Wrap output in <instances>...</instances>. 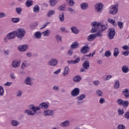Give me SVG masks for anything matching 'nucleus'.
Wrapping results in <instances>:
<instances>
[{
  "label": "nucleus",
  "instance_id": "obj_39",
  "mask_svg": "<svg viewBox=\"0 0 129 129\" xmlns=\"http://www.w3.org/2000/svg\"><path fill=\"white\" fill-rule=\"evenodd\" d=\"M55 40L57 43H61L62 42V37L60 36V35H56L55 36Z\"/></svg>",
  "mask_w": 129,
  "mask_h": 129
},
{
  "label": "nucleus",
  "instance_id": "obj_53",
  "mask_svg": "<svg viewBox=\"0 0 129 129\" xmlns=\"http://www.w3.org/2000/svg\"><path fill=\"white\" fill-rule=\"evenodd\" d=\"M117 127L118 129H125V126L123 124H119Z\"/></svg>",
  "mask_w": 129,
  "mask_h": 129
},
{
  "label": "nucleus",
  "instance_id": "obj_17",
  "mask_svg": "<svg viewBox=\"0 0 129 129\" xmlns=\"http://www.w3.org/2000/svg\"><path fill=\"white\" fill-rule=\"evenodd\" d=\"M97 37V34H92L88 36L87 40L89 42L93 41Z\"/></svg>",
  "mask_w": 129,
  "mask_h": 129
},
{
  "label": "nucleus",
  "instance_id": "obj_54",
  "mask_svg": "<svg viewBox=\"0 0 129 129\" xmlns=\"http://www.w3.org/2000/svg\"><path fill=\"white\" fill-rule=\"evenodd\" d=\"M123 102V100L121 99H119L117 101V103L119 105H122V103Z\"/></svg>",
  "mask_w": 129,
  "mask_h": 129
},
{
  "label": "nucleus",
  "instance_id": "obj_23",
  "mask_svg": "<svg viewBox=\"0 0 129 129\" xmlns=\"http://www.w3.org/2000/svg\"><path fill=\"white\" fill-rule=\"evenodd\" d=\"M41 34L44 37H48V36H50V34H51V31H50L49 29H47L45 31L42 32Z\"/></svg>",
  "mask_w": 129,
  "mask_h": 129
},
{
  "label": "nucleus",
  "instance_id": "obj_5",
  "mask_svg": "<svg viewBox=\"0 0 129 129\" xmlns=\"http://www.w3.org/2000/svg\"><path fill=\"white\" fill-rule=\"evenodd\" d=\"M115 36V29L114 28H110L108 30L107 37L109 40L113 39Z\"/></svg>",
  "mask_w": 129,
  "mask_h": 129
},
{
  "label": "nucleus",
  "instance_id": "obj_31",
  "mask_svg": "<svg viewBox=\"0 0 129 129\" xmlns=\"http://www.w3.org/2000/svg\"><path fill=\"white\" fill-rule=\"evenodd\" d=\"M119 54V50L118 49V48L115 47L114 49V53H113V56L114 57H117L118 55Z\"/></svg>",
  "mask_w": 129,
  "mask_h": 129
},
{
  "label": "nucleus",
  "instance_id": "obj_35",
  "mask_svg": "<svg viewBox=\"0 0 129 129\" xmlns=\"http://www.w3.org/2000/svg\"><path fill=\"white\" fill-rule=\"evenodd\" d=\"M38 23L34 22V23H32L30 25V29H32V30H35L36 27H38Z\"/></svg>",
  "mask_w": 129,
  "mask_h": 129
},
{
  "label": "nucleus",
  "instance_id": "obj_14",
  "mask_svg": "<svg viewBox=\"0 0 129 129\" xmlns=\"http://www.w3.org/2000/svg\"><path fill=\"white\" fill-rule=\"evenodd\" d=\"M38 107H40V109L42 108V109H47L49 108V104L46 102L41 103L39 104V106H37Z\"/></svg>",
  "mask_w": 129,
  "mask_h": 129
},
{
  "label": "nucleus",
  "instance_id": "obj_28",
  "mask_svg": "<svg viewBox=\"0 0 129 129\" xmlns=\"http://www.w3.org/2000/svg\"><path fill=\"white\" fill-rule=\"evenodd\" d=\"M30 65V63L28 62V61L26 60L24 61L21 65V69H25L26 68L28 67Z\"/></svg>",
  "mask_w": 129,
  "mask_h": 129
},
{
  "label": "nucleus",
  "instance_id": "obj_29",
  "mask_svg": "<svg viewBox=\"0 0 129 129\" xmlns=\"http://www.w3.org/2000/svg\"><path fill=\"white\" fill-rule=\"evenodd\" d=\"M33 4H34V2L32 0H27L26 2L25 5L27 8H30L31 6H33Z\"/></svg>",
  "mask_w": 129,
  "mask_h": 129
},
{
  "label": "nucleus",
  "instance_id": "obj_7",
  "mask_svg": "<svg viewBox=\"0 0 129 129\" xmlns=\"http://www.w3.org/2000/svg\"><path fill=\"white\" fill-rule=\"evenodd\" d=\"M92 29L90 30V33H96L97 32V22L95 21L91 23Z\"/></svg>",
  "mask_w": 129,
  "mask_h": 129
},
{
  "label": "nucleus",
  "instance_id": "obj_56",
  "mask_svg": "<svg viewBox=\"0 0 129 129\" xmlns=\"http://www.w3.org/2000/svg\"><path fill=\"white\" fill-rule=\"evenodd\" d=\"M122 49H123V50H125V51L129 50V47L128 46L125 45L122 47Z\"/></svg>",
  "mask_w": 129,
  "mask_h": 129
},
{
  "label": "nucleus",
  "instance_id": "obj_13",
  "mask_svg": "<svg viewBox=\"0 0 129 129\" xmlns=\"http://www.w3.org/2000/svg\"><path fill=\"white\" fill-rule=\"evenodd\" d=\"M80 7L82 11H86L89 8L88 3H83L80 4Z\"/></svg>",
  "mask_w": 129,
  "mask_h": 129
},
{
  "label": "nucleus",
  "instance_id": "obj_34",
  "mask_svg": "<svg viewBox=\"0 0 129 129\" xmlns=\"http://www.w3.org/2000/svg\"><path fill=\"white\" fill-rule=\"evenodd\" d=\"M11 124L13 126H18L20 124V122L16 120H13L11 121Z\"/></svg>",
  "mask_w": 129,
  "mask_h": 129
},
{
  "label": "nucleus",
  "instance_id": "obj_19",
  "mask_svg": "<svg viewBox=\"0 0 129 129\" xmlns=\"http://www.w3.org/2000/svg\"><path fill=\"white\" fill-rule=\"evenodd\" d=\"M122 95H124L125 96V98H128L129 97V90L128 89H125L122 92Z\"/></svg>",
  "mask_w": 129,
  "mask_h": 129
},
{
  "label": "nucleus",
  "instance_id": "obj_15",
  "mask_svg": "<svg viewBox=\"0 0 129 129\" xmlns=\"http://www.w3.org/2000/svg\"><path fill=\"white\" fill-rule=\"evenodd\" d=\"M70 125V121L68 120H67L60 123V126L61 127H68Z\"/></svg>",
  "mask_w": 129,
  "mask_h": 129
},
{
  "label": "nucleus",
  "instance_id": "obj_57",
  "mask_svg": "<svg viewBox=\"0 0 129 129\" xmlns=\"http://www.w3.org/2000/svg\"><path fill=\"white\" fill-rule=\"evenodd\" d=\"M104 102H105V99H104L103 98H101L99 100V103L101 104H103V103H104Z\"/></svg>",
  "mask_w": 129,
  "mask_h": 129
},
{
  "label": "nucleus",
  "instance_id": "obj_36",
  "mask_svg": "<svg viewBox=\"0 0 129 129\" xmlns=\"http://www.w3.org/2000/svg\"><path fill=\"white\" fill-rule=\"evenodd\" d=\"M58 11H65L66 10V4H63L58 7Z\"/></svg>",
  "mask_w": 129,
  "mask_h": 129
},
{
  "label": "nucleus",
  "instance_id": "obj_27",
  "mask_svg": "<svg viewBox=\"0 0 129 129\" xmlns=\"http://www.w3.org/2000/svg\"><path fill=\"white\" fill-rule=\"evenodd\" d=\"M79 47V45H78V42L77 41L73 42L71 45V49H76Z\"/></svg>",
  "mask_w": 129,
  "mask_h": 129
},
{
  "label": "nucleus",
  "instance_id": "obj_51",
  "mask_svg": "<svg viewBox=\"0 0 129 129\" xmlns=\"http://www.w3.org/2000/svg\"><path fill=\"white\" fill-rule=\"evenodd\" d=\"M22 94L23 92L22 91L19 90L17 92L16 96H17V97H20V96H22Z\"/></svg>",
  "mask_w": 129,
  "mask_h": 129
},
{
  "label": "nucleus",
  "instance_id": "obj_16",
  "mask_svg": "<svg viewBox=\"0 0 129 129\" xmlns=\"http://www.w3.org/2000/svg\"><path fill=\"white\" fill-rule=\"evenodd\" d=\"M103 7L104 5L101 3H99L97 4V13H102L103 11Z\"/></svg>",
  "mask_w": 129,
  "mask_h": 129
},
{
  "label": "nucleus",
  "instance_id": "obj_10",
  "mask_svg": "<svg viewBox=\"0 0 129 129\" xmlns=\"http://www.w3.org/2000/svg\"><path fill=\"white\" fill-rule=\"evenodd\" d=\"M43 114L45 116H51L54 114V110L47 109L43 111Z\"/></svg>",
  "mask_w": 129,
  "mask_h": 129
},
{
  "label": "nucleus",
  "instance_id": "obj_59",
  "mask_svg": "<svg viewBox=\"0 0 129 129\" xmlns=\"http://www.w3.org/2000/svg\"><path fill=\"white\" fill-rule=\"evenodd\" d=\"M106 79L105 80V81H107V80H109V79H110V78H112V76H111V75H106Z\"/></svg>",
  "mask_w": 129,
  "mask_h": 129
},
{
  "label": "nucleus",
  "instance_id": "obj_45",
  "mask_svg": "<svg viewBox=\"0 0 129 129\" xmlns=\"http://www.w3.org/2000/svg\"><path fill=\"white\" fill-rule=\"evenodd\" d=\"M117 25L119 27V29H123V22L121 21H118L117 22Z\"/></svg>",
  "mask_w": 129,
  "mask_h": 129
},
{
  "label": "nucleus",
  "instance_id": "obj_24",
  "mask_svg": "<svg viewBox=\"0 0 129 129\" xmlns=\"http://www.w3.org/2000/svg\"><path fill=\"white\" fill-rule=\"evenodd\" d=\"M82 66L83 68H84V69H86L87 70H88L90 66L89 62H88V61H85L84 62H83Z\"/></svg>",
  "mask_w": 129,
  "mask_h": 129
},
{
  "label": "nucleus",
  "instance_id": "obj_40",
  "mask_svg": "<svg viewBox=\"0 0 129 129\" xmlns=\"http://www.w3.org/2000/svg\"><path fill=\"white\" fill-rule=\"evenodd\" d=\"M11 22H12V23H19L20 22V18H12L11 19Z\"/></svg>",
  "mask_w": 129,
  "mask_h": 129
},
{
  "label": "nucleus",
  "instance_id": "obj_18",
  "mask_svg": "<svg viewBox=\"0 0 129 129\" xmlns=\"http://www.w3.org/2000/svg\"><path fill=\"white\" fill-rule=\"evenodd\" d=\"M89 47L88 46H84L80 50L82 54H86L89 51Z\"/></svg>",
  "mask_w": 129,
  "mask_h": 129
},
{
  "label": "nucleus",
  "instance_id": "obj_47",
  "mask_svg": "<svg viewBox=\"0 0 129 129\" xmlns=\"http://www.w3.org/2000/svg\"><path fill=\"white\" fill-rule=\"evenodd\" d=\"M129 105V102L128 101H123V103L122 104V105L124 107H127V106H128Z\"/></svg>",
  "mask_w": 129,
  "mask_h": 129
},
{
  "label": "nucleus",
  "instance_id": "obj_62",
  "mask_svg": "<svg viewBox=\"0 0 129 129\" xmlns=\"http://www.w3.org/2000/svg\"><path fill=\"white\" fill-rule=\"evenodd\" d=\"M26 56L28 58H31L32 57V52H28L26 53Z\"/></svg>",
  "mask_w": 129,
  "mask_h": 129
},
{
  "label": "nucleus",
  "instance_id": "obj_4",
  "mask_svg": "<svg viewBox=\"0 0 129 129\" xmlns=\"http://www.w3.org/2000/svg\"><path fill=\"white\" fill-rule=\"evenodd\" d=\"M16 37V35L15 31L10 32L4 38V42H5V43H8V42H9V40H13V39H15Z\"/></svg>",
  "mask_w": 129,
  "mask_h": 129
},
{
  "label": "nucleus",
  "instance_id": "obj_64",
  "mask_svg": "<svg viewBox=\"0 0 129 129\" xmlns=\"http://www.w3.org/2000/svg\"><path fill=\"white\" fill-rule=\"evenodd\" d=\"M124 117L126 118L127 119H129V112H127L125 115Z\"/></svg>",
  "mask_w": 129,
  "mask_h": 129
},
{
  "label": "nucleus",
  "instance_id": "obj_61",
  "mask_svg": "<svg viewBox=\"0 0 129 129\" xmlns=\"http://www.w3.org/2000/svg\"><path fill=\"white\" fill-rule=\"evenodd\" d=\"M4 53L6 55H10V50H4Z\"/></svg>",
  "mask_w": 129,
  "mask_h": 129
},
{
  "label": "nucleus",
  "instance_id": "obj_8",
  "mask_svg": "<svg viewBox=\"0 0 129 129\" xmlns=\"http://www.w3.org/2000/svg\"><path fill=\"white\" fill-rule=\"evenodd\" d=\"M79 93H80V89L78 88H76L72 91L71 95L74 97L75 96H78Z\"/></svg>",
  "mask_w": 129,
  "mask_h": 129
},
{
  "label": "nucleus",
  "instance_id": "obj_6",
  "mask_svg": "<svg viewBox=\"0 0 129 129\" xmlns=\"http://www.w3.org/2000/svg\"><path fill=\"white\" fill-rule=\"evenodd\" d=\"M118 12L117 5H112L109 8V14L110 15H116Z\"/></svg>",
  "mask_w": 129,
  "mask_h": 129
},
{
  "label": "nucleus",
  "instance_id": "obj_49",
  "mask_svg": "<svg viewBox=\"0 0 129 129\" xmlns=\"http://www.w3.org/2000/svg\"><path fill=\"white\" fill-rule=\"evenodd\" d=\"M7 17V14L5 12H0V19H3Z\"/></svg>",
  "mask_w": 129,
  "mask_h": 129
},
{
  "label": "nucleus",
  "instance_id": "obj_2",
  "mask_svg": "<svg viewBox=\"0 0 129 129\" xmlns=\"http://www.w3.org/2000/svg\"><path fill=\"white\" fill-rule=\"evenodd\" d=\"M108 29V27L107 25H105L103 24L101 22L97 23V37L99 38H102V36L103 34V31H105V30H107Z\"/></svg>",
  "mask_w": 129,
  "mask_h": 129
},
{
  "label": "nucleus",
  "instance_id": "obj_20",
  "mask_svg": "<svg viewBox=\"0 0 129 129\" xmlns=\"http://www.w3.org/2000/svg\"><path fill=\"white\" fill-rule=\"evenodd\" d=\"M121 70L123 73H125V74L128 73L129 72L128 67H127V66L126 65H124L122 67Z\"/></svg>",
  "mask_w": 129,
  "mask_h": 129
},
{
  "label": "nucleus",
  "instance_id": "obj_46",
  "mask_svg": "<svg viewBox=\"0 0 129 129\" xmlns=\"http://www.w3.org/2000/svg\"><path fill=\"white\" fill-rule=\"evenodd\" d=\"M110 56H111V52H110V50H108L105 52V57H110Z\"/></svg>",
  "mask_w": 129,
  "mask_h": 129
},
{
  "label": "nucleus",
  "instance_id": "obj_21",
  "mask_svg": "<svg viewBox=\"0 0 129 129\" xmlns=\"http://www.w3.org/2000/svg\"><path fill=\"white\" fill-rule=\"evenodd\" d=\"M82 80V78H81V76L79 75L76 76L73 79V81L77 83L80 82V81Z\"/></svg>",
  "mask_w": 129,
  "mask_h": 129
},
{
  "label": "nucleus",
  "instance_id": "obj_30",
  "mask_svg": "<svg viewBox=\"0 0 129 129\" xmlns=\"http://www.w3.org/2000/svg\"><path fill=\"white\" fill-rule=\"evenodd\" d=\"M71 30L74 34H78L79 33V30L75 26L72 27Z\"/></svg>",
  "mask_w": 129,
  "mask_h": 129
},
{
  "label": "nucleus",
  "instance_id": "obj_37",
  "mask_svg": "<svg viewBox=\"0 0 129 129\" xmlns=\"http://www.w3.org/2000/svg\"><path fill=\"white\" fill-rule=\"evenodd\" d=\"M58 3V1L57 0H50L49 3L51 6V7H54L56 5V4Z\"/></svg>",
  "mask_w": 129,
  "mask_h": 129
},
{
  "label": "nucleus",
  "instance_id": "obj_41",
  "mask_svg": "<svg viewBox=\"0 0 129 129\" xmlns=\"http://www.w3.org/2000/svg\"><path fill=\"white\" fill-rule=\"evenodd\" d=\"M54 14H55V11L49 10L47 13V16L48 18H50V17H51V16H53Z\"/></svg>",
  "mask_w": 129,
  "mask_h": 129
},
{
  "label": "nucleus",
  "instance_id": "obj_26",
  "mask_svg": "<svg viewBox=\"0 0 129 129\" xmlns=\"http://www.w3.org/2000/svg\"><path fill=\"white\" fill-rule=\"evenodd\" d=\"M34 37L36 39H41L42 37V33L40 31H37L34 33Z\"/></svg>",
  "mask_w": 129,
  "mask_h": 129
},
{
  "label": "nucleus",
  "instance_id": "obj_60",
  "mask_svg": "<svg viewBox=\"0 0 129 129\" xmlns=\"http://www.w3.org/2000/svg\"><path fill=\"white\" fill-rule=\"evenodd\" d=\"M122 55H124V56H127L129 54V51H122Z\"/></svg>",
  "mask_w": 129,
  "mask_h": 129
},
{
  "label": "nucleus",
  "instance_id": "obj_63",
  "mask_svg": "<svg viewBox=\"0 0 129 129\" xmlns=\"http://www.w3.org/2000/svg\"><path fill=\"white\" fill-rule=\"evenodd\" d=\"M13 84L12 82H7L6 83L4 84L5 86H11Z\"/></svg>",
  "mask_w": 129,
  "mask_h": 129
},
{
  "label": "nucleus",
  "instance_id": "obj_52",
  "mask_svg": "<svg viewBox=\"0 0 129 129\" xmlns=\"http://www.w3.org/2000/svg\"><path fill=\"white\" fill-rule=\"evenodd\" d=\"M97 94L98 96H99L100 97H101V96H103V93L100 90H98L97 91Z\"/></svg>",
  "mask_w": 129,
  "mask_h": 129
},
{
  "label": "nucleus",
  "instance_id": "obj_1",
  "mask_svg": "<svg viewBox=\"0 0 129 129\" xmlns=\"http://www.w3.org/2000/svg\"><path fill=\"white\" fill-rule=\"evenodd\" d=\"M28 108L24 111V113L27 114V115H30L31 116L35 115L36 112L38 110H40V107H36L34 104H30L28 106Z\"/></svg>",
  "mask_w": 129,
  "mask_h": 129
},
{
  "label": "nucleus",
  "instance_id": "obj_55",
  "mask_svg": "<svg viewBox=\"0 0 129 129\" xmlns=\"http://www.w3.org/2000/svg\"><path fill=\"white\" fill-rule=\"evenodd\" d=\"M119 115H121V114H123L124 113V111H123V109H119L118 110Z\"/></svg>",
  "mask_w": 129,
  "mask_h": 129
},
{
  "label": "nucleus",
  "instance_id": "obj_48",
  "mask_svg": "<svg viewBox=\"0 0 129 129\" xmlns=\"http://www.w3.org/2000/svg\"><path fill=\"white\" fill-rule=\"evenodd\" d=\"M4 93L5 90H4V87L0 86V96H4Z\"/></svg>",
  "mask_w": 129,
  "mask_h": 129
},
{
  "label": "nucleus",
  "instance_id": "obj_9",
  "mask_svg": "<svg viewBox=\"0 0 129 129\" xmlns=\"http://www.w3.org/2000/svg\"><path fill=\"white\" fill-rule=\"evenodd\" d=\"M24 83L26 85H29V86H33L34 85V83L32 82V78L30 77H27L24 81Z\"/></svg>",
  "mask_w": 129,
  "mask_h": 129
},
{
  "label": "nucleus",
  "instance_id": "obj_12",
  "mask_svg": "<svg viewBox=\"0 0 129 129\" xmlns=\"http://www.w3.org/2000/svg\"><path fill=\"white\" fill-rule=\"evenodd\" d=\"M28 48H29V45L27 44H25V45H22L18 46V49L19 51H20V52H25V51H27V50H28Z\"/></svg>",
  "mask_w": 129,
  "mask_h": 129
},
{
  "label": "nucleus",
  "instance_id": "obj_25",
  "mask_svg": "<svg viewBox=\"0 0 129 129\" xmlns=\"http://www.w3.org/2000/svg\"><path fill=\"white\" fill-rule=\"evenodd\" d=\"M58 18L59 19L60 22H63L65 21V18L64 17V13L61 12L59 13Z\"/></svg>",
  "mask_w": 129,
  "mask_h": 129
},
{
  "label": "nucleus",
  "instance_id": "obj_38",
  "mask_svg": "<svg viewBox=\"0 0 129 129\" xmlns=\"http://www.w3.org/2000/svg\"><path fill=\"white\" fill-rule=\"evenodd\" d=\"M68 73H69V67H66L64 68V70L62 75H63V76H66V75H67Z\"/></svg>",
  "mask_w": 129,
  "mask_h": 129
},
{
  "label": "nucleus",
  "instance_id": "obj_50",
  "mask_svg": "<svg viewBox=\"0 0 129 129\" xmlns=\"http://www.w3.org/2000/svg\"><path fill=\"white\" fill-rule=\"evenodd\" d=\"M22 9L21 8H16V12L18 14V15H21L22 13Z\"/></svg>",
  "mask_w": 129,
  "mask_h": 129
},
{
  "label": "nucleus",
  "instance_id": "obj_22",
  "mask_svg": "<svg viewBox=\"0 0 129 129\" xmlns=\"http://www.w3.org/2000/svg\"><path fill=\"white\" fill-rule=\"evenodd\" d=\"M21 63V62H19V61H17L16 60H13L12 62V67H13V68H18V67H19V66H20V64Z\"/></svg>",
  "mask_w": 129,
  "mask_h": 129
},
{
  "label": "nucleus",
  "instance_id": "obj_3",
  "mask_svg": "<svg viewBox=\"0 0 129 129\" xmlns=\"http://www.w3.org/2000/svg\"><path fill=\"white\" fill-rule=\"evenodd\" d=\"M15 35L18 39H23L26 35V30L24 28H20L17 30V31H15Z\"/></svg>",
  "mask_w": 129,
  "mask_h": 129
},
{
  "label": "nucleus",
  "instance_id": "obj_42",
  "mask_svg": "<svg viewBox=\"0 0 129 129\" xmlns=\"http://www.w3.org/2000/svg\"><path fill=\"white\" fill-rule=\"evenodd\" d=\"M66 1L70 7L74 6V1L73 0H66Z\"/></svg>",
  "mask_w": 129,
  "mask_h": 129
},
{
  "label": "nucleus",
  "instance_id": "obj_11",
  "mask_svg": "<svg viewBox=\"0 0 129 129\" xmlns=\"http://www.w3.org/2000/svg\"><path fill=\"white\" fill-rule=\"evenodd\" d=\"M48 64L50 66H56L58 64V59L56 58H52L48 61Z\"/></svg>",
  "mask_w": 129,
  "mask_h": 129
},
{
  "label": "nucleus",
  "instance_id": "obj_43",
  "mask_svg": "<svg viewBox=\"0 0 129 129\" xmlns=\"http://www.w3.org/2000/svg\"><path fill=\"white\" fill-rule=\"evenodd\" d=\"M114 88L115 89H117L119 88V81L116 80L115 82L114 85Z\"/></svg>",
  "mask_w": 129,
  "mask_h": 129
},
{
  "label": "nucleus",
  "instance_id": "obj_32",
  "mask_svg": "<svg viewBox=\"0 0 129 129\" xmlns=\"http://www.w3.org/2000/svg\"><path fill=\"white\" fill-rule=\"evenodd\" d=\"M85 97H86V96H85V95L82 94V95H80V96H78L76 98V99H77V100H78V101H80L81 100H83L84 99V98H85Z\"/></svg>",
  "mask_w": 129,
  "mask_h": 129
},
{
  "label": "nucleus",
  "instance_id": "obj_33",
  "mask_svg": "<svg viewBox=\"0 0 129 129\" xmlns=\"http://www.w3.org/2000/svg\"><path fill=\"white\" fill-rule=\"evenodd\" d=\"M33 12L35 13V14H38V13L40 12V7H39L38 5H35L33 7Z\"/></svg>",
  "mask_w": 129,
  "mask_h": 129
},
{
  "label": "nucleus",
  "instance_id": "obj_44",
  "mask_svg": "<svg viewBox=\"0 0 129 129\" xmlns=\"http://www.w3.org/2000/svg\"><path fill=\"white\" fill-rule=\"evenodd\" d=\"M108 22L109 23H110L113 26H117V23H116V22H115V20H113L112 19H109L108 20Z\"/></svg>",
  "mask_w": 129,
  "mask_h": 129
},
{
  "label": "nucleus",
  "instance_id": "obj_58",
  "mask_svg": "<svg viewBox=\"0 0 129 129\" xmlns=\"http://www.w3.org/2000/svg\"><path fill=\"white\" fill-rule=\"evenodd\" d=\"M80 61V58L78 57L75 60H74V64H77Z\"/></svg>",
  "mask_w": 129,
  "mask_h": 129
}]
</instances>
